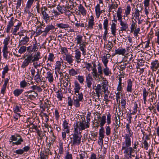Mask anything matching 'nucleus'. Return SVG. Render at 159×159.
Listing matches in <instances>:
<instances>
[{"mask_svg":"<svg viewBox=\"0 0 159 159\" xmlns=\"http://www.w3.org/2000/svg\"><path fill=\"white\" fill-rule=\"evenodd\" d=\"M23 140L20 135L18 134L11 135L10 137L9 143L12 145H18L21 144Z\"/></svg>","mask_w":159,"mask_h":159,"instance_id":"f257e3e1","label":"nucleus"},{"mask_svg":"<svg viewBox=\"0 0 159 159\" xmlns=\"http://www.w3.org/2000/svg\"><path fill=\"white\" fill-rule=\"evenodd\" d=\"M85 118L80 120V121L77 122L75 125L74 126V131L78 132V129L80 131L84 130L87 128H89L87 124L85 123Z\"/></svg>","mask_w":159,"mask_h":159,"instance_id":"f03ea898","label":"nucleus"},{"mask_svg":"<svg viewBox=\"0 0 159 159\" xmlns=\"http://www.w3.org/2000/svg\"><path fill=\"white\" fill-rule=\"evenodd\" d=\"M41 13L42 15L43 18L46 21L50 20V18L51 20L53 19V16H50L49 14L50 13V11L47 9V7H42L41 8Z\"/></svg>","mask_w":159,"mask_h":159,"instance_id":"7ed1b4c3","label":"nucleus"},{"mask_svg":"<svg viewBox=\"0 0 159 159\" xmlns=\"http://www.w3.org/2000/svg\"><path fill=\"white\" fill-rule=\"evenodd\" d=\"M72 135V145L73 146L79 145L81 143V136L80 134L78 132L74 131Z\"/></svg>","mask_w":159,"mask_h":159,"instance_id":"20e7f679","label":"nucleus"},{"mask_svg":"<svg viewBox=\"0 0 159 159\" xmlns=\"http://www.w3.org/2000/svg\"><path fill=\"white\" fill-rule=\"evenodd\" d=\"M22 23L18 20L15 19L14 21V28H12L11 32L14 35L17 34L16 33L19 30L20 27Z\"/></svg>","mask_w":159,"mask_h":159,"instance_id":"39448f33","label":"nucleus"},{"mask_svg":"<svg viewBox=\"0 0 159 159\" xmlns=\"http://www.w3.org/2000/svg\"><path fill=\"white\" fill-rule=\"evenodd\" d=\"M63 63V61L61 59L60 61H57L56 62L55 66V73L57 74V72L61 76L63 73L61 71V67L62 63Z\"/></svg>","mask_w":159,"mask_h":159,"instance_id":"423d86ee","label":"nucleus"},{"mask_svg":"<svg viewBox=\"0 0 159 159\" xmlns=\"http://www.w3.org/2000/svg\"><path fill=\"white\" fill-rule=\"evenodd\" d=\"M123 151L124 153L126 155L131 156V154L134 152L133 148L130 147H122L121 151Z\"/></svg>","mask_w":159,"mask_h":159,"instance_id":"0eeeda50","label":"nucleus"},{"mask_svg":"<svg viewBox=\"0 0 159 159\" xmlns=\"http://www.w3.org/2000/svg\"><path fill=\"white\" fill-rule=\"evenodd\" d=\"M25 58L21 65V67L22 68H24L28 66L29 63L32 62V60L30 58L29 55L24 57Z\"/></svg>","mask_w":159,"mask_h":159,"instance_id":"6e6552de","label":"nucleus"},{"mask_svg":"<svg viewBox=\"0 0 159 159\" xmlns=\"http://www.w3.org/2000/svg\"><path fill=\"white\" fill-rule=\"evenodd\" d=\"M130 135H125V140L122 143V147H130L131 145V140Z\"/></svg>","mask_w":159,"mask_h":159,"instance_id":"1a4fd4ad","label":"nucleus"},{"mask_svg":"<svg viewBox=\"0 0 159 159\" xmlns=\"http://www.w3.org/2000/svg\"><path fill=\"white\" fill-rule=\"evenodd\" d=\"M29 55L32 60V62L38 61L41 58V53L39 52H35L33 56L32 54H29Z\"/></svg>","mask_w":159,"mask_h":159,"instance_id":"9d476101","label":"nucleus"},{"mask_svg":"<svg viewBox=\"0 0 159 159\" xmlns=\"http://www.w3.org/2000/svg\"><path fill=\"white\" fill-rule=\"evenodd\" d=\"M45 68L48 71L47 72L46 78L48 79V81L50 83L52 82L54 80L53 73L51 70L48 68Z\"/></svg>","mask_w":159,"mask_h":159,"instance_id":"9b49d317","label":"nucleus"},{"mask_svg":"<svg viewBox=\"0 0 159 159\" xmlns=\"http://www.w3.org/2000/svg\"><path fill=\"white\" fill-rule=\"evenodd\" d=\"M96 94L98 97L99 98L101 95L103 94L104 90L102 88L101 85L100 84L97 85L95 89Z\"/></svg>","mask_w":159,"mask_h":159,"instance_id":"f8f14e48","label":"nucleus"},{"mask_svg":"<svg viewBox=\"0 0 159 159\" xmlns=\"http://www.w3.org/2000/svg\"><path fill=\"white\" fill-rule=\"evenodd\" d=\"M120 117L118 116V118L117 117H116L115 122L113 124V125H115L114 131L115 133H118V129L120 127Z\"/></svg>","mask_w":159,"mask_h":159,"instance_id":"ddd939ff","label":"nucleus"},{"mask_svg":"<svg viewBox=\"0 0 159 159\" xmlns=\"http://www.w3.org/2000/svg\"><path fill=\"white\" fill-rule=\"evenodd\" d=\"M94 19L93 16H91L88 19V28L89 30L93 29V26L95 24Z\"/></svg>","mask_w":159,"mask_h":159,"instance_id":"4468645a","label":"nucleus"},{"mask_svg":"<svg viewBox=\"0 0 159 159\" xmlns=\"http://www.w3.org/2000/svg\"><path fill=\"white\" fill-rule=\"evenodd\" d=\"M86 80L87 87L89 88H91L93 78L91 75L90 74H88L86 76Z\"/></svg>","mask_w":159,"mask_h":159,"instance_id":"2eb2a0df","label":"nucleus"},{"mask_svg":"<svg viewBox=\"0 0 159 159\" xmlns=\"http://www.w3.org/2000/svg\"><path fill=\"white\" fill-rule=\"evenodd\" d=\"M120 25L121 26L120 28V31L123 32L125 31L128 28L129 25L126 22H125L123 20L119 21Z\"/></svg>","mask_w":159,"mask_h":159,"instance_id":"dca6fc26","label":"nucleus"},{"mask_svg":"<svg viewBox=\"0 0 159 159\" xmlns=\"http://www.w3.org/2000/svg\"><path fill=\"white\" fill-rule=\"evenodd\" d=\"M81 57V53L79 49L76 50L75 52V57L77 63H79L80 62Z\"/></svg>","mask_w":159,"mask_h":159,"instance_id":"f3484780","label":"nucleus"},{"mask_svg":"<svg viewBox=\"0 0 159 159\" xmlns=\"http://www.w3.org/2000/svg\"><path fill=\"white\" fill-rule=\"evenodd\" d=\"M108 20L106 17L104 18V20L103 22V28L105 30L104 32V35H107L108 34Z\"/></svg>","mask_w":159,"mask_h":159,"instance_id":"a211bd4d","label":"nucleus"},{"mask_svg":"<svg viewBox=\"0 0 159 159\" xmlns=\"http://www.w3.org/2000/svg\"><path fill=\"white\" fill-rule=\"evenodd\" d=\"M73 58V57L70 54H66V56L64 57V60L69 64H70L73 62L74 61Z\"/></svg>","mask_w":159,"mask_h":159,"instance_id":"6ab92c4d","label":"nucleus"},{"mask_svg":"<svg viewBox=\"0 0 159 159\" xmlns=\"http://www.w3.org/2000/svg\"><path fill=\"white\" fill-rule=\"evenodd\" d=\"M151 65L150 68L151 69L153 70H156L159 67V62H158V60L153 61L151 63Z\"/></svg>","mask_w":159,"mask_h":159,"instance_id":"aec40b11","label":"nucleus"},{"mask_svg":"<svg viewBox=\"0 0 159 159\" xmlns=\"http://www.w3.org/2000/svg\"><path fill=\"white\" fill-rule=\"evenodd\" d=\"M63 131H65L67 132V134L70 133V126L68 122L65 120L64 121L63 124Z\"/></svg>","mask_w":159,"mask_h":159,"instance_id":"412c9836","label":"nucleus"},{"mask_svg":"<svg viewBox=\"0 0 159 159\" xmlns=\"http://www.w3.org/2000/svg\"><path fill=\"white\" fill-rule=\"evenodd\" d=\"M133 81L131 79H129L127 82L126 91L128 92L131 93L132 91Z\"/></svg>","mask_w":159,"mask_h":159,"instance_id":"4be33fe9","label":"nucleus"},{"mask_svg":"<svg viewBox=\"0 0 159 159\" xmlns=\"http://www.w3.org/2000/svg\"><path fill=\"white\" fill-rule=\"evenodd\" d=\"M142 10V8H141L140 10H139V9H136L134 13H133L132 15L133 19L136 22V19H138V18H139L140 16L139 12H141Z\"/></svg>","mask_w":159,"mask_h":159,"instance_id":"5701e85b","label":"nucleus"},{"mask_svg":"<svg viewBox=\"0 0 159 159\" xmlns=\"http://www.w3.org/2000/svg\"><path fill=\"white\" fill-rule=\"evenodd\" d=\"M80 89L81 87L80 84L77 81H75L74 82V90L75 93L76 95H77V93H79Z\"/></svg>","mask_w":159,"mask_h":159,"instance_id":"b1692460","label":"nucleus"},{"mask_svg":"<svg viewBox=\"0 0 159 159\" xmlns=\"http://www.w3.org/2000/svg\"><path fill=\"white\" fill-rule=\"evenodd\" d=\"M95 11L96 17L98 18L101 13L102 12L103 10H101L99 4H98L95 7Z\"/></svg>","mask_w":159,"mask_h":159,"instance_id":"393cba45","label":"nucleus"},{"mask_svg":"<svg viewBox=\"0 0 159 159\" xmlns=\"http://www.w3.org/2000/svg\"><path fill=\"white\" fill-rule=\"evenodd\" d=\"M116 16L117 17V20L120 21L122 20V11L121 7H119L116 11Z\"/></svg>","mask_w":159,"mask_h":159,"instance_id":"a878e982","label":"nucleus"},{"mask_svg":"<svg viewBox=\"0 0 159 159\" xmlns=\"http://www.w3.org/2000/svg\"><path fill=\"white\" fill-rule=\"evenodd\" d=\"M110 57V55L108 54H107L106 56H103L102 57V60L104 64V66H107L108 61L107 59L109 58Z\"/></svg>","mask_w":159,"mask_h":159,"instance_id":"bb28decb","label":"nucleus"},{"mask_svg":"<svg viewBox=\"0 0 159 159\" xmlns=\"http://www.w3.org/2000/svg\"><path fill=\"white\" fill-rule=\"evenodd\" d=\"M96 65L94 63L93 64V66L92 68V75L93 78H98L99 77V75L97 72L96 68Z\"/></svg>","mask_w":159,"mask_h":159,"instance_id":"cd10ccee","label":"nucleus"},{"mask_svg":"<svg viewBox=\"0 0 159 159\" xmlns=\"http://www.w3.org/2000/svg\"><path fill=\"white\" fill-rule=\"evenodd\" d=\"M99 139L100 142H103V139L104 137V129L103 127H101L99 131Z\"/></svg>","mask_w":159,"mask_h":159,"instance_id":"c85d7f7f","label":"nucleus"},{"mask_svg":"<svg viewBox=\"0 0 159 159\" xmlns=\"http://www.w3.org/2000/svg\"><path fill=\"white\" fill-rule=\"evenodd\" d=\"M13 18L11 17L10 20L8 24L7 25L6 32L9 33L11 27L14 25V21H13Z\"/></svg>","mask_w":159,"mask_h":159,"instance_id":"c756f323","label":"nucleus"},{"mask_svg":"<svg viewBox=\"0 0 159 159\" xmlns=\"http://www.w3.org/2000/svg\"><path fill=\"white\" fill-rule=\"evenodd\" d=\"M29 38L27 37V36H25L20 41L19 43V46L26 44L29 42Z\"/></svg>","mask_w":159,"mask_h":159,"instance_id":"7c9ffc66","label":"nucleus"},{"mask_svg":"<svg viewBox=\"0 0 159 159\" xmlns=\"http://www.w3.org/2000/svg\"><path fill=\"white\" fill-rule=\"evenodd\" d=\"M111 30L112 35L114 36H116L117 29L116 28V24L115 23H112L111 25Z\"/></svg>","mask_w":159,"mask_h":159,"instance_id":"2f4dec72","label":"nucleus"},{"mask_svg":"<svg viewBox=\"0 0 159 159\" xmlns=\"http://www.w3.org/2000/svg\"><path fill=\"white\" fill-rule=\"evenodd\" d=\"M78 7V11L81 14L84 16H85L86 14V10L84 7L81 4Z\"/></svg>","mask_w":159,"mask_h":159,"instance_id":"473e14b6","label":"nucleus"},{"mask_svg":"<svg viewBox=\"0 0 159 159\" xmlns=\"http://www.w3.org/2000/svg\"><path fill=\"white\" fill-rule=\"evenodd\" d=\"M84 43H87L85 42L82 43L80 45L79 48L80 50L82 52V54L84 56L86 54V50L85 49L86 47V45L84 44Z\"/></svg>","mask_w":159,"mask_h":159,"instance_id":"72a5a7b5","label":"nucleus"},{"mask_svg":"<svg viewBox=\"0 0 159 159\" xmlns=\"http://www.w3.org/2000/svg\"><path fill=\"white\" fill-rule=\"evenodd\" d=\"M8 48H3L2 52L3 53V56L4 58L7 59L9 58L8 57V54L9 53V52L8 51Z\"/></svg>","mask_w":159,"mask_h":159,"instance_id":"f704fd0d","label":"nucleus"},{"mask_svg":"<svg viewBox=\"0 0 159 159\" xmlns=\"http://www.w3.org/2000/svg\"><path fill=\"white\" fill-rule=\"evenodd\" d=\"M56 26L61 29H66L69 27V25L67 23H57Z\"/></svg>","mask_w":159,"mask_h":159,"instance_id":"c9c22d12","label":"nucleus"},{"mask_svg":"<svg viewBox=\"0 0 159 159\" xmlns=\"http://www.w3.org/2000/svg\"><path fill=\"white\" fill-rule=\"evenodd\" d=\"M126 52L125 48H118L115 50V54L124 56Z\"/></svg>","mask_w":159,"mask_h":159,"instance_id":"e433bc0d","label":"nucleus"},{"mask_svg":"<svg viewBox=\"0 0 159 159\" xmlns=\"http://www.w3.org/2000/svg\"><path fill=\"white\" fill-rule=\"evenodd\" d=\"M131 10V8L129 5L127 6L126 8L125 11V16L124 17H127V20L128 19V16L130 14V12Z\"/></svg>","mask_w":159,"mask_h":159,"instance_id":"4c0bfd02","label":"nucleus"},{"mask_svg":"<svg viewBox=\"0 0 159 159\" xmlns=\"http://www.w3.org/2000/svg\"><path fill=\"white\" fill-rule=\"evenodd\" d=\"M38 70L36 72V74L34 76V80H36L37 82H41L42 80V79L41 78V75H40V73L39 72V70L38 69Z\"/></svg>","mask_w":159,"mask_h":159,"instance_id":"58836bf2","label":"nucleus"},{"mask_svg":"<svg viewBox=\"0 0 159 159\" xmlns=\"http://www.w3.org/2000/svg\"><path fill=\"white\" fill-rule=\"evenodd\" d=\"M105 68L103 69V72L106 76H110L111 74V71L109 68L107 67V66H105Z\"/></svg>","mask_w":159,"mask_h":159,"instance_id":"ea45409f","label":"nucleus"},{"mask_svg":"<svg viewBox=\"0 0 159 159\" xmlns=\"http://www.w3.org/2000/svg\"><path fill=\"white\" fill-rule=\"evenodd\" d=\"M83 36L80 35H78L75 39V41H76L77 44H80L82 42Z\"/></svg>","mask_w":159,"mask_h":159,"instance_id":"a19ab883","label":"nucleus"},{"mask_svg":"<svg viewBox=\"0 0 159 159\" xmlns=\"http://www.w3.org/2000/svg\"><path fill=\"white\" fill-rule=\"evenodd\" d=\"M118 6V5L116 2H115L113 3L109 6V12H110L112 9H116L117 7Z\"/></svg>","mask_w":159,"mask_h":159,"instance_id":"79ce46f5","label":"nucleus"},{"mask_svg":"<svg viewBox=\"0 0 159 159\" xmlns=\"http://www.w3.org/2000/svg\"><path fill=\"white\" fill-rule=\"evenodd\" d=\"M143 98L144 101V103L146 104V101L147 100V97L148 95V93L147 92V90L145 88L143 89Z\"/></svg>","mask_w":159,"mask_h":159,"instance_id":"37998d69","label":"nucleus"},{"mask_svg":"<svg viewBox=\"0 0 159 159\" xmlns=\"http://www.w3.org/2000/svg\"><path fill=\"white\" fill-rule=\"evenodd\" d=\"M23 90L22 89H16L13 91V93L15 96H18L23 92Z\"/></svg>","mask_w":159,"mask_h":159,"instance_id":"c03bdc74","label":"nucleus"},{"mask_svg":"<svg viewBox=\"0 0 159 159\" xmlns=\"http://www.w3.org/2000/svg\"><path fill=\"white\" fill-rule=\"evenodd\" d=\"M106 117L103 116L101 118L100 123V126L101 127H103V126L106 123Z\"/></svg>","mask_w":159,"mask_h":159,"instance_id":"a18cd8bd","label":"nucleus"},{"mask_svg":"<svg viewBox=\"0 0 159 159\" xmlns=\"http://www.w3.org/2000/svg\"><path fill=\"white\" fill-rule=\"evenodd\" d=\"M10 39V37L9 36H8L6 38L4 39L3 42L4 45L3 48H6L7 47V48H8L7 45H8L9 41Z\"/></svg>","mask_w":159,"mask_h":159,"instance_id":"49530a36","label":"nucleus"},{"mask_svg":"<svg viewBox=\"0 0 159 159\" xmlns=\"http://www.w3.org/2000/svg\"><path fill=\"white\" fill-rule=\"evenodd\" d=\"M61 2L64 4H66V6L67 7V8L69 6H71L72 4L71 0H61Z\"/></svg>","mask_w":159,"mask_h":159,"instance_id":"de8ad7c7","label":"nucleus"},{"mask_svg":"<svg viewBox=\"0 0 159 159\" xmlns=\"http://www.w3.org/2000/svg\"><path fill=\"white\" fill-rule=\"evenodd\" d=\"M80 101L78 100V98L76 97L75 98L73 99V104L76 107H80Z\"/></svg>","mask_w":159,"mask_h":159,"instance_id":"09e8293b","label":"nucleus"},{"mask_svg":"<svg viewBox=\"0 0 159 159\" xmlns=\"http://www.w3.org/2000/svg\"><path fill=\"white\" fill-rule=\"evenodd\" d=\"M136 23L135 22L134 20H132V23L130 27V32L131 33L133 32L134 31V30L136 29Z\"/></svg>","mask_w":159,"mask_h":159,"instance_id":"8fccbe9b","label":"nucleus"},{"mask_svg":"<svg viewBox=\"0 0 159 159\" xmlns=\"http://www.w3.org/2000/svg\"><path fill=\"white\" fill-rule=\"evenodd\" d=\"M54 26L52 25H48L45 29V31L46 33H48L50 30H54Z\"/></svg>","mask_w":159,"mask_h":159,"instance_id":"3c124183","label":"nucleus"},{"mask_svg":"<svg viewBox=\"0 0 159 159\" xmlns=\"http://www.w3.org/2000/svg\"><path fill=\"white\" fill-rule=\"evenodd\" d=\"M14 111L15 113H16L19 116H20V114L19 113L20 111V109L18 106H16L14 108Z\"/></svg>","mask_w":159,"mask_h":159,"instance_id":"603ef678","label":"nucleus"},{"mask_svg":"<svg viewBox=\"0 0 159 159\" xmlns=\"http://www.w3.org/2000/svg\"><path fill=\"white\" fill-rule=\"evenodd\" d=\"M28 84L29 85H30V84L29 83H27L25 80L21 81L20 84V87L23 88H24L25 87L28 86Z\"/></svg>","mask_w":159,"mask_h":159,"instance_id":"864d4df0","label":"nucleus"},{"mask_svg":"<svg viewBox=\"0 0 159 159\" xmlns=\"http://www.w3.org/2000/svg\"><path fill=\"white\" fill-rule=\"evenodd\" d=\"M54 58L55 57L53 54L51 53H49L48 57V60L52 62L53 61Z\"/></svg>","mask_w":159,"mask_h":159,"instance_id":"5fc2aeb1","label":"nucleus"},{"mask_svg":"<svg viewBox=\"0 0 159 159\" xmlns=\"http://www.w3.org/2000/svg\"><path fill=\"white\" fill-rule=\"evenodd\" d=\"M26 48L25 46H21L18 51V52L20 54L24 53L26 51Z\"/></svg>","mask_w":159,"mask_h":159,"instance_id":"6e6d98bb","label":"nucleus"},{"mask_svg":"<svg viewBox=\"0 0 159 159\" xmlns=\"http://www.w3.org/2000/svg\"><path fill=\"white\" fill-rule=\"evenodd\" d=\"M142 143L143 145V148L144 149H145L146 150H147L149 147L148 142L146 140H144Z\"/></svg>","mask_w":159,"mask_h":159,"instance_id":"4d7b16f0","label":"nucleus"},{"mask_svg":"<svg viewBox=\"0 0 159 159\" xmlns=\"http://www.w3.org/2000/svg\"><path fill=\"white\" fill-rule=\"evenodd\" d=\"M45 132H46L45 131H44L43 132H42V131H41L38 134L41 140L43 139V137H46L45 134Z\"/></svg>","mask_w":159,"mask_h":159,"instance_id":"13d9d810","label":"nucleus"},{"mask_svg":"<svg viewBox=\"0 0 159 159\" xmlns=\"http://www.w3.org/2000/svg\"><path fill=\"white\" fill-rule=\"evenodd\" d=\"M69 74L70 75L75 76L77 74V72L75 69H72L69 71Z\"/></svg>","mask_w":159,"mask_h":159,"instance_id":"bf43d9fd","label":"nucleus"},{"mask_svg":"<svg viewBox=\"0 0 159 159\" xmlns=\"http://www.w3.org/2000/svg\"><path fill=\"white\" fill-rule=\"evenodd\" d=\"M42 28H38L37 27L35 33L37 34V35H39L43 33V31L41 29Z\"/></svg>","mask_w":159,"mask_h":159,"instance_id":"052dcab7","label":"nucleus"},{"mask_svg":"<svg viewBox=\"0 0 159 159\" xmlns=\"http://www.w3.org/2000/svg\"><path fill=\"white\" fill-rule=\"evenodd\" d=\"M111 115L110 113L108 112L107 115V124L109 125L111 123Z\"/></svg>","mask_w":159,"mask_h":159,"instance_id":"680f3d73","label":"nucleus"},{"mask_svg":"<svg viewBox=\"0 0 159 159\" xmlns=\"http://www.w3.org/2000/svg\"><path fill=\"white\" fill-rule=\"evenodd\" d=\"M140 31V29L139 28H137L134 30V31L133 32L134 36L136 37H137L138 36V34L139 33Z\"/></svg>","mask_w":159,"mask_h":159,"instance_id":"e2e57ef3","label":"nucleus"},{"mask_svg":"<svg viewBox=\"0 0 159 159\" xmlns=\"http://www.w3.org/2000/svg\"><path fill=\"white\" fill-rule=\"evenodd\" d=\"M13 152L18 155H22L24 153L22 149H19L14 151Z\"/></svg>","mask_w":159,"mask_h":159,"instance_id":"0e129e2a","label":"nucleus"},{"mask_svg":"<svg viewBox=\"0 0 159 159\" xmlns=\"http://www.w3.org/2000/svg\"><path fill=\"white\" fill-rule=\"evenodd\" d=\"M54 115L56 120H58L60 116L59 115V113L57 109H56L55 110L54 112Z\"/></svg>","mask_w":159,"mask_h":159,"instance_id":"69168bd1","label":"nucleus"},{"mask_svg":"<svg viewBox=\"0 0 159 159\" xmlns=\"http://www.w3.org/2000/svg\"><path fill=\"white\" fill-rule=\"evenodd\" d=\"M121 104V107L122 108L125 109V106L126 104V102L125 99H122L121 100L120 102Z\"/></svg>","mask_w":159,"mask_h":159,"instance_id":"338daca9","label":"nucleus"},{"mask_svg":"<svg viewBox=\"0 0 159 159\" xmlns=\"http://www.w3.org/2000/svg\"><path fill=\"white\" fill-rule=\"evenodd\" d=\"M65 158V159H73L72 154H70L69 152H67Z\"/></svg>","mask_w":159,"mask_h":159,"instance_id":"774afa93","label":"nucleus"}]
</instances>
